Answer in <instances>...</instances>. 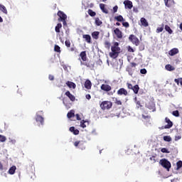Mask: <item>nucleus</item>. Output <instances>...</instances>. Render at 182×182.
I'll return each instance as SVG.
<instances>
[{"label":"nucleus","mask_w":182,"mask_h":182,"mask_svg":"<svg viewBox=\"0 0 182 182\" xmlns=\"http://www.w3.org/2000/svg\"><path fill=\"white\" fill-rule=\"evenodd\" d=\"M111 50L112 52L109 53L110 58H112V59H116V58L119 56L121 50L120 47H119L118 42L113 43V45L111 46Z\"/></svg>","instance_id":"obj_1"},{"label":"nucleus","mask_w":182,"mask_h":182,"mask_svg":"<svg viewBox=\"0 0 182 182\" xmlns=\"http://www.w3.org/2000/svg\"><path fill=\"white\" fill-rule=\"evenodd\" d=\"M113 102L110 101H103L100 105V107L102 110H110V108L112 107Z\"/></svg>","instance_id":"obj_2"},{"label":"nucleus","mask_w":182,"mask_h":182,"mask_svg":"<svg viewBox=\"0 0 182 182\" xmlns=\"http://www.w3.org/2000/svg\"><path fill=\"white\" fill-rule=\"evenodd\" d=\"M159 163L164 168H166L167 171H170V168H171V163H170L168 160L163 159L160 160Z\"/></svg>","instance_id":"obj_3"},{"label":"nucleus","mask_w":182,"mask_h":182,"mask_svg":"<svg viewBox=\"0 0 182 182\" xmlns=\"http://www.w3.org/2000/svg\"><path fill=\"white\" fill-rule=\"evenodd\" d=\"M129 40L133 43V45H135L136 46H139V45H140V41L136 36L133 34L129 36Z\"/></svg>","instance_id":"obj_4"},{"label":"nucleus","mask_w":182,"mask_h":182,"mask_svg":"<svg viewBox=\"0 0 182 182\" xmlns=\"http://www.w3.org/2000/svg\"><path fill=\"white\" fill-rule=\"evenodd\" d=\"M57 15L59 16L58 22H60L61 21H66V19H68V16H66L62 11H58Z\"/></svg>","instance_id":"obj_5"},{"label":"nucleus","mask_w":182,"mask_h":182,"mask_svg":"<svg viewBox=\"0 0 182 182\" xmlns=\"http://www.w3.org/2000/svg\"><path fill=\"white\" fill-rule=\"evenodd\" d=\"M117 94L118 95V96H127V95H129V92H127V90L122 87L117 90Z\"/></svg>","instance_id":"obj_6"},{"label":"nucleus","mask_w":182,"mask_h":182,"mask_svg":"<svg viewBox=\"0 0 182 182\" xmlns=\"http://www.w3.org/2000/svg\"><path fill=\"white\" fill-rule=\"evenodd\" d=\"M124 5L125 9H132V8H133V2L130 0H125L124 1Z\"/></svg>","instance_id":"obj_7"},{"label":"nucleus","mask_w":182,"mask_h":182,"mask_svg":"<svg viewBox=\"0 0 182 182\" xmlns=\"http://www.w3.org/2000/svg\"><path fill=\"white\" fill-rule=\"evenodd\" d=\"M114 33L116 35L118 39H122V38H123V33L122 31H120V29H119V28L114 30Z\"/></svg>","instance_id":"obj_8"},{"label":"nucleus","mask_w":182,"mask_h":182,"mask_svg":"<svg viewBox=\"0 0 182 182\" xmlns=\"http://www.w3.org/2000/svg\"><path fill=\"white\" fill-rule=\"evenodd\" d=\"M165 122L167 124L165 125L164 129H171V127H173V122H171L168 117L165 118Z\"/></svg>","instance_id":"obj_9"},{"label":"nucleus","mask_w":182,"mask_h":182,"mask_svg":"<svg viewBox=\"0 0 182 182\" xmlns=\"http://www.w3.org/2000/svg\"><path fill=\"white\" fill-rule=\"evenodd\" d=\"M65 96H67V97H68V99H70L71 102H75L76 100V97L72 95V93H70V91L65 92Z\"/></svg>","instance_id":"obj_10"},{"label":"nucleus","mask_w":182,"mask_h":182,"mask_svg":"<svg viewBox=\"0 0 182 182\" xmlns=\"http://www.w3.org/2000/svg\"><path fill=\"white\" fill-rule=\"evenodd\" d=\"M101 90H104V92H110V90H112V87L107 84H102L101 85Z\"/></svg>","instance_id":"obj_11"},{"label":"nucleus","mask_w":182,"mask_h":182,"mask_svg":"<svg viewBox=\"0 0 182 182\" xmlns=\"http://www.w3.org/2000/svg\"><path fill=\"white\" fill-rule=\"evenodd\" d=\"M140 22L141 26H144V28H147V26H149V22L144 17L141 18Z\"/></svg>","instance_id":"obj_12"},{"label":"nucleus","mask_w":182,"mask_h":182,"mask_svg":"<svg viewBox=\"0 0 182 182\" xmlns=\"http://www.w3.org/2000/svg\"><path fill=\"white\" fill-rule=\"evenodd\" d=\"M83 39H85L87 43H92V37L89 34H84L82 35Z\"/></svg>","instance_id":"obj_13"},{"label":"nucleus","mask_w":182,"mask_h":182,"mask_svg":"<svg viewBox=\"0 0 182 182\" xmlns=\"http://www.w3.org/2000/svg\"><path fill=\"white\" fill-rule=\"evenodd\" d=\"M177 53H178V48H173L168 52L170 56H174V55H177Z\"/></svg>","instance_id":"obj_14"},{"label":"nucleus","mask_w":182,"mask_h":182,"mask_svg":"<svg viewBox=\"0 0 182 182\" xmlns=\"http://www.w3.org/2000/svg\"><path fill=\"white\" fill-rule=\"evenodd\" d=\"M165 69L168 70V72H173V70H176V68H174L173 65L170 64H167L165 66Z\"/></svg>","instance_id":"obj_15"},{"label":"nucleus","mask_w":182,"mask_h":182,"mask_svg":"<svg viewBox=\"0 0 182 182\" xmlns=\"http://www.w3.org/2000/svg\"><path fill=\"white\" fill-rule=\"evenodd\" d=\"M66 85L68 86V87H70V89H76V84H75L73 82L68 81Z\"/></svg>","instance_id":"obj_16"},{"label":"nucleus","mask_w":182,"mask_h":182,"mask_svg":"<svg viewBox=\"0 0 182 182\" xmlns=\"http://www.w3.org/2000/svg\"><path fill=\"white\" fill-rule=\"evenodd\" d=\"M80 56L82 59V60H83V62H86L87 57L86 56V51H82L80 53Z\"/></svg>","instance_id":"obj_17"},{"label":"nucleus","mask_w":182,"mask_h":182,"mask_svg":"<svg viewBox=\"0 0 182 182\" xmlns=\"http://www.w3.org/2000/svg\"><path fill=\"white\" fill-rule=\"evenodd\" d=\"M85 89H92V82L90 80H87L85 82Z\"/></svg>","instance_id":"obj_18"},{"label":"nucleus","mask_w":182,"mask_h":182,"mask_svg":"<svg viewBox=\"0 0 182 182\" xmlns=\"http://www.w3.org/2000/svg\"><path fill=\"white\" fill-rule=\"evenodd\" d=\"M83 65H85V66H87V68H90V69H93V68H95V63L90 61L89 63H85Z\"/></svg>","instance_id":"obj_19"},{"label":"nucleus","mask_w":182,"mask_h":182,"mask_svg":"<svg viewBox=\"0 0 182 182\" xmlns=\"http://www.w3.org/2000/svg\"><path fill=\"white\" fill-rule=\"evenodd\" d=\"M105 6V4H100V8L102 11V12H104V14H109V10H107V9H106Z\"/></svg>","instance_id":"obj_20"},{"label":"nucleus","mask_w":182,"mask_h":182,"mask_svg":"<svg viewBox=\"0 0 182 182\" xmlns=\"http://www.w3.org/2000/svg\"><path fill=\"white\" fill-rule=\"evenodd\" d=\"M70 132H71V133H73L75 136H77V134H79V129H75V127H70Z\"/></svg>","instance_id":"obj_21"},{"label":"nucleus","mask_w":182,"mask_h":182,"mask_svg":"<svg viewBox=\"0 0 182 182\" xmlns=\"http://www.w3.org/2000/svg\"><path fill=\"white\" fill-rule=\"evenodd\" d=\"M36 121L38 123H41V124H43V117H42V116H41V115H37L36 116Z\"/></svg>","instance_id":"obj_22"},{"label":"nucleus","mask_w":182,"mask_h":182,"mask_svg":"<svg viewBox=\"0 0 182 182\" xmlns=\"http://www.w3.org/2000/svg\"><path fill=\"white\" fill-rule=\"evenodd\" d=\"M100 35V32L99 31H94L92 33V36L93 38V39H99V36Z\"/></svg>","instance_id":"obj_23"},{"label":"nucleus","mask_w":182,"mask_h":182,"mask_svg":"<svg viewBox=\"0 0 182 182\" xmlns=\"http://www.w3.org/2000/svg\"><path fill=\"white\" fill-rule=\"evenodd\" d=\"M0 11H1L3 14H5V15H8V10L6 9V7H5V6L0 4Z\"/></svg>","instance_id":"obj_24"},{"label":"nucleus","mask_w":182,"mask_h":182,"mask_svg":"<svg viewBox=\"0 0 182 182\" xmlns=\"http://www.w3.org/2000/svg\"><path fill=\"white\" fill-rule=\"evenodd\" d=\"M15 171H16V166H11L9 168L8 173H9V174H11L12 175V174H15Z\"/></svg>","instance_id":"obj_25"},{"label":"nucleus","mask_w":182,"mask_h":182,"mask_svg":"<svg viewBox=\"0 0 182 182\" xmlns=\"http://www.w3.org/2000/svg\"><path fill=\"white\" fill-rule=\"evenodd\" d=\"M132 90H133L135 95H137V93H139V90H140V87H139V85H135L134 87H132Z\"/></svg>","instance_id":"obj_26"},{"label":"nucleus","mask_w":182,"mask_h":182,"mask_svg":"<svg viewBox=\"0 0 182 182\" xmlns=\"http://www.w3.org/2000/svg\"><path fill=\"white\" fill-rule=\"evenodd\" d=\"M148 109H149L150 110H153L156 106V105L154 104V102H149V104L146 105Z\"/></svg>","instance_id":"obj_27"},{"label":"nucleus","mask_w":182,"mask_h":182,"mask_svg":"<svg viewBox=\"0 0 182 182\" xmlns=\"http://www.w3.org/2000/svg\"><path fill=\"white\" fill-rule=\"evenodd\" d=\"M127 72H128L129 76H133V73H134V70L132 68V67L127 68Z\"/></svg>","instance_id":"obj_28"},{"label":"nucleus","mask_w":182,"mask_h":182,"mask_svg":"<svg viewBox=\"0 0 182 182\" xmlns=\"http://www.w3.org/2000/svg\"><path fill=\"white\" fill-rule=\"evenodd\" d=\"M62 28V23H58L55 28V31L56 33H59L60 32V28Z\"/></svg>","instance_id":"obj_29"},{"label":"nucleus","mask_w":182,"mask_h":182,"mask_svg":"<svg viewBox=\"0 0 182 182\" xmlns=\"http://www.w3.org/2000/svg\"><path fill=\"white\" fill-rule=\"evenodd\" d=\"M114 19L117 21V22H124V18H123V16L119 15L114 17Z\"/></svg>","instance_id":"obj_30"},{"label":"nucleus","mask_w":182,"mask_h":182,"mask_svg":"<svg viewBox=\"0 0 182 182\" xmlns=\"http://www.w3.org/2000/svg\"><path fill=\"white\" fill-rule=\"evenodd\" d=\"M67 117H68V119H72V117H75V111L70 110V111L67 114Z\"/></svg>","instance_id":"obj_31"},{"label":"nucleus","mask_w":182,"mask_h":182,"mask_svg":"<svg viewBox=\"0 0 182 182\" xmlns=\"http://www.w3.org/2000/svg\"><path fill=\"white\" fill-rule=\"evenodd\" d=\"M104 46L106 49H110V46H112V44L108 41H105L104 43Z\"/></svg>","instance_id":"obj_32"},{"label":"nucleus","mask_w":182,"mask_h":182,"mask_svg":"<svg viewBox=\"0 0 182 182\" xmlns=\"http://www.w3.org/2000/svg\"><path fill=\"white\" fill-rule=\"evenodd\" d=\"M164 3L166 6L170 8V6H171V4H173V1L171 0H164Z\"/></svg>","instance_id":"obj_33"},{"label":"nucleus","mask_w":182,"mask_h":182,"mask_svg":"<svg viewBox=\"0 0 182 182\" xmlns=\"http://www.w3.org/2000/svg\"><path fill=\"white\" fill-rule=\"evenodd\" d=\"M174 82H175V83H177L178 86V85H181V86H182V78L181 77L176 78L174 80Z\"/></svg>","instance_id":"obj_34"},{"label":"nucleus","mask_w":182,"mask_h":182,"mask_svg":"<svg viewBox=\"0 0 182 182\" xmlns=\"http://www.w3.org/2000/svg\"><path fill=\"white\" fill-rule=\"evenodd\" d=\"M165 30H166V32H168L170 35H171V33H173V30H171V28L168 26V25H166V26H165Z\"/></svg>","instance_id":"obj_35"},{"label":"nucleus","mask_w":182,"mask_h":182,"mask_svg":"<svg viewBox=\"0 0 182 182\" xmlns=\"http://www.w3.org/2000/svg\"><path fill=\"white\" fill-rule=\"evenodd\" d=\"M164 29V24H162L161 27H158L156 28V33H160V32H163Z\"/></svg>","instance_id":"obj_36"},{"label":"nucleus","mask_w":182,"mask_h":182,"mask_svg":"<svg viewBox=\"0 0 182 182\" xmlns=\"http://www.w3.org/2000/svg\"><path fill=\"white\" fill-rule=\"evenodd\" d=\"M54 51L57 52V53H60V52H61L60 47L58 45H55L54 46Z\"/></svg>","instance_id":"obj_37"},{"label":"nucleus","mask_w":182,"mask_h":182,"mask_svg":"<svg viewBox=\"0 0 182 182\" xmlns=\"http://www.w3.org/2000/svg\"><path fill=\"white\" fill-rule=\"evenodd\" d=\"M102 21H100V18H95V24L97 26H100V25H102Z\"/></svg>","instance_id":"obj_38"},{"label":"nucleus","mask_w":182,"mask_h":182,"mask_svg":"<svg viewBox=\"0 0 182 182\" xmlns=\"http://www.w3.org/2000/svg\"><path fill=\"white\" fill-rule=\"evenodd\" d=\"M88 14L90 16H96V12L93 11L92 9H88Z\"/></svg>","instance_id":"obj_39"},{"label":"nucleus","mask_w":182,"mask_h":182,"mask_svg":"<svg viewBox=\"0 0 182 182\" xmlns=\"http://www.w3.org/2000/svg\"><path fill=\"white\" fill-rule=\"evenodd\" d=\"M176 166H177L176 170H180V168H181V167H182V161H178L176 163Z\"/></svg>","instance_id":"obj_40"},{"label":"nucleus","mask_w":182,"mask_h":182,"mask_svg":"<svg viewBox=\"0 0 182 182\" xmlns=\"http://www.w3.org/2000/svg\"><path fill=\"white\" fill-rule=\"evenodd\" d=\"M0 141L1 143L6 141V136L0 134Z\"/></svg>","instance_id":"obj_41"},{"label":"nucleus","mask_w":182,"mask_h":182,"mask_svg":"<svg viewBox=\"0 0 182 182\" xmlns=\"http://www.w3.org/2000/svg\"><path fill=\"white\" fill-rule=\"evenodd\" d=\"M172 114L173 116H175V117H178V116H180V113L178 112V110L173 111Z\"/></svg>","instance_id":"obj_42"},{"label":"nucleus","mask_w":182,"mask_h":182,"mask_svg":"<svg viewBox=\"0 0 182 182\" xmlns=\"http://www.w3.org/2000/svg\"><path fill=\"white\" fill-rule=\"evenodd\" d=\"M164 141H171V138L170 136H164Z\"/></svg>","instance_id":"obj_43"},{"label":"nucleus","mask_w":182,"mask_h":182,"mask_svg":"<svg viewBox=\"0 0 182 182\" xmlns=\"http://www.w3.org/2000/svg\"><path fill=\"white\" fill-rule=\"evenodd\" d=\"M114 103H115V105H117L118 106H122V101L119 100H117V98L115 99Z\"/></svg>","instance_id":"obj_44"},{"label":"nucleus","mask_w":182,"mask_h":182,"mask_svg":"<svg viewBox=\"0 0 182 182\" xmlns=\"http://www.w3.org/2000/svg\"><path fill=\"white\" fill-rule=\"evenodd\" d=\"M85 123H86L85 120H82L80 122V127H82V129H85V127H86V124H85Z\"/></svg>","instance_id":"obj_45"},{"label":"nucleus","mask_w":182,"mask_h":182,"mask_svg":"<svg viewBox=\"0 0 182 182\" xmlns=\"http://www.w3.org/2000/svg\"><path fill=\"white\" fill-rule=\"evenodd\" d=\"M127 87H128V89H129V90H132L133 89V85H132V83H129V82H127Z\"/></svg>","instance_id":"obj_46"},{"label":"nucleus","mask_w":182,"mask_h":182,"mask_svg":"<svg viewBox=\"0 0 182 182\" xmlns=\"http://www.w3.org/2000/svg\"><path fill=\"white\" fill-rule=\"evenodd\" d=\"M65 43V46H67V48H70V41L66 40Z\"/></svg>","instance_id":"obj_47"},{"label":"nucleus","mask_w":182,"mask_h":182,"mask_svg":"<svg viewBox=\"0 0 182 182\" xmlns=\"http://www.w3.org/2000/svg\"><path fill=\"white\" fill-rule=\"evenodd\" d=\"M140 73H141V75H146V73H147V70H146L145 68L141 69Z\"/></svg>","instance_id":"obj_48"},{"label":"nucleus","mask_w":182,"mask_h":182,"mask_svg":"<svg viewBox=\"0 0 182 182\" xmlns=\"http://www.w3.org/2000/svg\"><path fill=\"white\" fill-rule=\"evenodd\" d=\"M122 26H124V28H129L130 24H129V22H123Z\"/></svg>","instance_id":"obj_49"},{"label":"nucleus","mask_w":182,"mask_h":182,"mask_svg":"<svg viewBox=\"0 0 182 182\" xmlns=\"http://www.w3.org/2000/svg\"><path fill=\"white\" fill-rule=\"evenodd\" d=\"M161 153H170V151H168V149H166V148H162L161 149Z\"/></svg>","instance_id":"obj_50"},{"label":"nucleus","mask_w":182,"mask_h":182,"mask_svg":"<svg viewBox=\"0 0 182 182\" xmlns=\"http://www.w3.org/2000/svg\"><path fill=\"white\" fill-rule=\"evenodd\" d=\"M142 117L144 119V120H147V119H151V117L150 115L142 114Z\"/></svg>","instance_id":"obj_51"},{"label":"nucleus","mask_w":182,"mask_h":182,"mask_svg":"<svg viewBox=\"0 0 182 182\" xmlns=\"http://www.w3.org/2000/svg\"><path fill=\"white\" fill-rule=\"evenodd\" d=\"M119 9V6H114V7H113V12H114V14H116V12H117V10Z\"/></svg>","instance_id":"obj_52"},{"label":"nucleus","mask_w":182,"mask_h":182,"mask_svg":"<svg viewBox=\"0 0 182 182\" xmlns=\"http://www.w3.org/2000/svg\"><path fill=\"white\" fill-rule=\"evenodd\" d=\"M136 107L139 109V107H142L141 103L140 102V101H137L136 102Z\"/></svg>","instance_id":"obj_53"},{"label":"nucleus","mask_w":182,"mask_h":182,"mask_svg":"<svg viewBox=\"0 0 182 182\" xmlns=\"http://www.w3.org/2000/svg\"><path fill=\"white\" fill-rule=\"evenodd\" d=\"M129 68H136L137 66V63H131Z\"/></svg>","instance_id":"obj_54"},{"label":"nucleus","mask_w":182,"mask_h":182,"mask_svg":"<svg viewBox=\"0 0 182 182\" xmlns=\"http://www.w3.org/2000/svg\"><path fill=\"white\" fill-rule=\"evenodd\" d=\"M181 139V135L176 136H175V141H178Z\"/></svg>","instance_id":"obj_55"},{"label":"nucleus","mask_w":182,"mask_h":182,"mask_svg":"<svg viewBox=\"0 0 182 182\" xmlns=\"http://www.w3.org/2000/svg\"><path fill=\"white\" fill-rule=\"evenodd\" d=\"M48 79H49V80H55V76H53L52 75H49Z\"/></svg>","instance_id":"obj_56"},{"label":"nucleus","mask_w":182,"mask_h":182,"mask_svg":"<svg viewBox=\"0 0 182 182\" xmlns=\"http://www.w3.org/2000/svg\"><path fill=\"white\" fill-rule=\"evenodd\" d=\"M85 97L87 99V100H90L92 99V96L90 94H87Z\"/></svg>","instance_id":"obj_57"},{"label":"nucleus","mask_w":182,"mask_h":182,"mask_svg":"<svg viewBox=\"0 0 182 182\" xmlns=\"http://www.w3.org/2000/svg\"><path fill=\"white\" fill-rule=\"evenodd\" d=\"M79 144H80V141H76L75 143H74V146L75 147H77V146H79Z\"/></svg>","instance_id":"obj_58"},{"label":"nucleus","mask_w":182,"mask_h":182,"mask_svg":"<svg viewBox=\"0 0 182 182\" xmlns=\"http://www.w3.org/2000/svg\"><path fill=\"white\" fill-rule=\"evenodd\" d=\"M128 52H134V50L133 49V48H132L131 46L128 47Z\"/></svg>","instance_id":"obj_59"},{"label":"nucleus","mask_w":182,"mask_h":182,"mask_svg":"<svg viewBox=\"0 0 182 182\" xmlns=\"http://www.w3.org/2000/svg\"><path fill=\"white\" fill-rule=\"evenodd\" d=\"M60 22H63L64 26H66L68 25V23H66V20H61Z\"/></svg>","instance_id":"obj_60"},{"label":"nucleus","mask_w":182,"mask_h":182,"mask_svg":"<svg viewBox=\"0 0 182 182\" xmlns=\"http://www.w3.org/2000/svg\"><path fill=\"white\" fill-rule=\"evenodd\" d=\"M133 11L136 12L137 14V12H139V9L137 8H136V7H134L133 8Z\"/></svg>","instance_id":"obj_61"},{"label":"nucleus","mask_w":182,"mask_h":182,"mask_svg":"<svg viewBox=\"0 0 182 182\" xmlns=\"http://www.w3.org/2000/svg\"><path fill=\"white\" fill-rule=\"evenodd\" d=\"M76 117H77V120H81L80 119V116L79 115V114H76Z\"/></svg>","instance_id":"obj_62"},{"label":"nucleus","mask_w":182,"mask_h":182,"mask_svg":"<svg viewBox=\"0 0 182 182\" xmlns=\"http://www.w3.org/2000/svg\"><path fill=\"white\" fill-rule=\"evenodd\" d=\"M0 170H4V165L0 162Z\"/></svg>","instance_id":"obj_63"},{"label":"nucleus","mask_w":182,"mask_h":182,"mask_svg":"<svg viewBox=\"0 0 182 182\" xmlns=\"http://www.w3.org/2000/svg\"><path fill=\"white\" fill-rule=\"evenodd\" d=\"M70 52H74L75 48L72 47L70 48Z\"/></svg>","instance_id":"obj_64"}]
</instances>
